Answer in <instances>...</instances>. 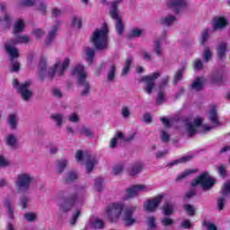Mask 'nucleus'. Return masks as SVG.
I'll list each match as a JSON object with an SVG mask.
<instances>
[{
	"instance_id": "obj_2",
	"label": "nucleus",
	"mask_w": 230,
	"mask_h": 230,
	"mask_svg": "<svg viewBox=\"0 0 230 230\" xmlns=\"http://www.w3.org/2000/svg\"><path fill=\"white\" fill-rule=\"evenodd\" d=\"M82 195H85V186L76 187L75 191L70 193L60 205V211H62V213H69V211L73 209V206L84 202V198H82Z\"/></svg>"
},
{
	"instance_id": "obj_18",
	"label": "nucleus",
	"mask_w": 230,
	"mask_h": 230,
	"mask_svg": "<svg viewBox=\"0 0 230 230\" xmlns=\"http://www.w3.org/2000/svg\"><path fill=\"white\" fill-rule=\"evenodd\" d=\"M229 22L224 16H217L214 18L213 30H224Z\"/></svg>"
},
{
	"instance_id": "obj_45",
	"label": "nucleus",
	"mask_w": 230,
	"mask_h": 230,
	"mask_svg": "<svg viewBox=\"0 0 230 230\" xmlns=\"http://www.w3.org/2000/svg\"><path fill=\"white\" fill-rule=\"evenodd\" d=\"M208 39H209V29H205L201 32L200 44L204 46L206 42H208Z\"/></svg>"
},
{
	"instance_id": "obj_24",
	"label": "nucleus",
	"mask_w": 230,
	"mask_h": 230,
	"mask_svg": "<svg viewBox=\"0 0 230 230\" xmlns=\"http://www.w3.org/2000/svg\"><path fill=\"white\" fill-rule=\"evenodd\" d=\"M210 80L212 84H222V81L224 80V75H222V72H220V70L216 69L211 74Z\"/></svg>"
},
{
	"instance_id": "obj_62",
	"label": "nucleus",
	"mask_w": 230,
	"mask_h": 230,
	"mask_svg": "<svg viewBox=\"0 0 230 230\" xmlns=\"http://www.w3.org/2000/svg\"><path fill=\"white\" fill-rule=\"evenodd\" d=\"M192 197H197V190H196V189H190V190L185 194V199H186V200H190V199H192Z\"/></svg>"
},
{
	"instance_id": "obj_6",
	"label": "nucleus",
	"mask_w": 230,
	"mask_h": 230,
	"mask_svg": "<svg viewBox=\"0 0 230 230\" xmlns=\"http://www.w3.org/2000/svg\"><path fill=\"white\" fill-rule=\"evenodd\" d=\"M13 85L23 102H31V98H33V91L30 88L31 81L19 83L17 79H13Z\"/></svg>"
},
{
	"instance_id": "obj_42",
	"label": "nucleus",
	"mask_w": 230,
	"mask_h": 230,
	"mask_svg": "<svg viewBox=\"0 0 230 230\" xmlns=\"http://www.w3.org/2000/svg\"><path fill=\"white\" fill-rule=\"evenodd\" d=\"M183 209L186 211L189 217H195V212L197 211V209L195 208V207H193V205L185 204L183 206Z\"/></svg>"
},
{
	"instance_id": "obj_61",
	"label": "nucleus",
	"mask_w": 230,
	"mask_h": 230,
	"mask_svg": "<svg viewBox=\"0 0 230 230\" xmlns=\"http://www.w3.org/2000/svg\"><path fill=\"white\" fill-rule=\"evenodd\" d=\"M124 168H125V166L123 165V164L115 165L113 167V174L119 175V173H121L123 172Z\"/></svg>"
},
{
	"instance_id": "obj_25",
	"label": "nucleus",
	"mask_w": 230,
	"mask_h": 230,
	"mask_svg": "<svg viewBox=\"0 0 230 230\" xmlns=\"http://www.w3.org/2000/svg\"><path fill=\"white\" fill-rule=\"evenodd\" d=\"M193 157H194V155H184V156H181V158L173 160L172 162L168 164L167 166L169 168H172V166H174V165H177V164H183V163H188L189 161H191Z\"/></svg>"
},
{
	"instance_id": "obj_41",
	"label": "nucleus",
	"mask_w": 230,
	"mask_h": 230,
	"mask_svg": "<svg viewBox=\"0 0 230 230\" xmlns=\"http://www.w3.org/2000/svg\"><path fill=\"white\" fill-rule=\"evenodd\" d=\"M161 224L164 227H172V226L174 224L173 219L168 217V216H165L161 218Z\"/></svg>"
},
{
	"instance_id": "obj_31",
	"label": "nucleus",
	"mask_w": 230,
	"mask_h": 230,
	"mask_svg": "<svg viewBox=\"0 0 230 230\" xmlns=\"http://www.w3.org/2000/svg\"><path fill=\"white\" fill-rule=\"evenodd\" d=\"M57 31H58V26L55 25L52 27L51 31L49 32V35L46 40V45L49 46L53 40H55V37H57Z\"/></svg>"
},
{
	"instance_id": "obj_33",
	"label": "nucleus",
	"mask_w": 230,
	"mask_h": 230,
	"mask_svg": "<svg viewBox=\"0 0 230 230\" xmlns=\"http://www.w3.org/2000/svg\"><path fill=\"white\" fill-rule=\"evenodd\" d=\"M24 31V22L22 20H18L13 28V35H19Z\"/></svg>"
},
{
	"instance_id": "obj_26",
	"label": "nucleus",
	"mask_w": 230,
	"mask_h": 230,
	"mask_svg": "<svg viewBox=\"0 0 230 230\" xmlns=\"http://www.w3.org/2000/svg\"><path fill=\"white\" fill-rule=\"evenodd\" d=\"M4 206L7 209V213L9 215V218L11 220H13V213H14V210H13V201H12V199H6L4 200Z\"/></svg>"
},
{
	"instance_id": "obj_13",
	"label": "nucleus",
	"mask_w": 230,
	"mask_h": 230,
	"mask_svg": "<svg viewBox=\"0 0 230 230\" xmlns=\"http://www.w3.org/2000/svg\"><path fill=\"white\" fill-rule=\"evenodd\" d=\"M70 61L69 59H65L63 62L56 63L54 67L48 71V76L49 80H53L55 74L58 71V75L62 76L64 72L69 67Z\"/></svg>"
},
{
	"instance_id": "obj_51",
	"label": "nucleus",
	"mask_w": 230,
	"mask_h": 230,
	"mask_svg": "<svg viewBox=\"0 0 230 230\" xmlns=\"http://www.w3.org/2000/svg\"><path fill=\"white\" fill-rule=\"evenodd\" d=\"M93 229H103L105 223L102 219H95L93 223Z\"/></svg>"
},
{
	"instance_id": "obj_64",
	"label": "nucleus",
	"mask_w": 230,
	"mask_h": 230,
	"mask_svg": "<svg viewBox=\"0 0 230 230\" xmlns=\"http://www.w3.org/2000/svg\"><path fill=\"white\" fill-rule=\"evenodd\" d=\"M72 25L78 28V30H80V28H82V19H78L77 17H74L72 20Z\"/></svg>"
},
{
	"instance_id": "obj_43",
	"label": "nucleus",
	"mask_w": 230,
	"mask_h": 230,
	"mask_svg": "<svg viewBox=\"0 0 230 230\" xmlns=\"http://www.w3.org/2000/svg\"><path fill=\"white\" fill-rule=\"evenodd\" d=\"M130 66H132V59H127L124 65V68L121 72V76H127L128 75V71H130Z\"/></svg>"
},
{
	"instance_id": "obj_60",
	"label": "nucleus",
	"mask_w": 230,
	"mask_h": 230,
	"mask_svg": "<svg viewBox=\"0 0 230 230\" xmlns=\"http://www.w3.org/2000/svg\"><path fill=\"white\" fill-rule=\"evenodd\" d=\"M2 21H4V22H5V24H4L5 30H8V28H10V26H12V17L10 16V14H5Z\"/></svg>"
},
{
	"instance_id": "obj_14",
	"label": "nucleus",
	"mask_w": 230,
	"mask_h": 230,
	"mask_svg": "<svg viewBox=\"0 0 230 230\" xmlns=\"http://www.w3.org/2000/svg\"><path fill=\"white\" fill-rule=\"evenodd\" d=\"M141 191H150V189L146 185H141V184H136L132 185L129 188L126 190V199H134L135 197H137L138 193H141Z\"/></svg>"
},
{
	"instance_id": "obj_37",
	"label": "nucleus",
	"mask_w": 230,
	"mask_h": 230,
	"mask_svg": "<svg viewBox=\"0 0 230 230\" xmlns=\"http://www.w3.org/2000/svg\"><path fill=\"white\" fill-rule=\"evenodd\" d=\"M175 16H166L160 19V24H163L164 26H172V22H175L176 21Z\"/></svg>"
},
{
	"instance_id": "obj_29",
	"label": "nucleus",
	"mask_w": 230,
	"mask_h": 230,
	"mask_svg": "<svg viewBox=\"0 0 230 230\" xmlns=\"http://www.w3.org/2000/svg\"><path fill=\"white\" fill-rule=\"evenodd\" d=\"M67 164H69V161H67L66 159H61V160L58 161L57 173L58 175L64 173V171L66 170V168H67Z\"/></svg>"
},
{
	"instance_id": "obj_57",
	"label": "nucleus",
	"mask_w": 230,
	"mask_h": 230,
	"mask_svg": "<svg viewBox=\"0 0 230 230\" xmlns=\"http://www.w3.org/2000/svg\"><path fill=\"white\" fill-rule=\"evenodd\" d=\"M226 196L222 195L217 199V208L219 211H222V209H224V206H226Z\"/></svg>"
},
{
	"instance_id": "obj_1",
	"label": "nucleus",
	"mask_w": 230,
	"mask_h": 230,
	"mask_svg": "<svg viewBox=\"0 0 230 230\" xmlns=\"http://www.w3.org/2000/svg\"><path fill=\"white\" fill-rule=\"evenodd\" d=\"M95 49L102 51L109 48V26L103 23L102 29H96L90 40Z\"/></svg>"
},
{
	"instance_id": "obj_39",
	"label": "nucleus",
	"mask_w": 230,
	"mask_h": 230,
	"mask_svg": "<svg viewBox=\"0 0 230 230\" xmlns=\"http://www.w3.org/2000/svg\"><path fill=\"white\" fill-rule=\"evenodd\" d=\"M50 119H53L57 123L58 127H62V123L64 121V115L60 113L52 114L50 116Z\"/></svg>"
},
{
	"instance_id": "obj_40",
	"label": "nucleus",
	"mask_w": 230,
	"mask_h": 230,
	"mask_svg": "<svg viewBox=\"0 0 230 230\" xmlns=\"http://www.w3.org/2000/svg\"><path fill=\"white\" fill-rule=\"evenodd\" d=\"M82 215L81 209H75V211L72 214V217L70 219V225L76 226V222H78V218Z\"/></svg>"
},
{
	"instance_id": "obj_11",
	"label": "nucleus",
	"mask_w": 230,
	"mask_h": 230,
	"mask_svg": "<svg viewBox=\"0 0 230 230\" xmlns=\"http://www.w3.org/2000/svg\"><path fill=\"white\" fill-rule=\"evenodd\" d=\"M161 76L159 72H155L150 75H144L141 78V82L145 83L144 91L147 94H152L154 93V89L155 88V80Z\"/></svg>"
},
{
	"instance_id": "obj_49",
	"label": "nucleus",
	"mask_w": 230,
	"mask_h": 230,
	"mask_svg": "<svg viewBox=\"0 0 230 230\" xmlns=\"http://www.w3.org/2000/svg\"><path fill=\"white\" fill-rule=\"evenodd\" d=\"M182 75H184V68H181L179 69L173 77V84H177V82H181V80H182Z\"/></svg>"
},
{
	"instance_id": "obj_36",
	"label": "nucleus",
	"mask_w": 230,
	"mask_h": 230,
	"mask_svg": "<svg viewBox=\"0 0 230 230\" xmlns=\"http://www.w3.org/2000/svg\"><path fill=\"white\" fill-rule=\"evenodd\" d=\"M11 73H19L21 71V63L15 58H11Z\"/></svg>"
},
{
	"instance_id": "obj_30",
	"label": "nucleus",
	"mask_w": 230,
	"mask_h": 230,
	"mask_svg": "<svg viewBox=\"0 0 230 230\" xmlns=\"http://www.w3.org/2000/svg\"><path fill=\"white\" fill-rule=\"evenodd\" d=\"M141 172H143V164L136 163L131 166L129 170V175L134 177L137 175V173H141Z\"/></svg>"
},
{
	"instance_id": "obj_53",
	"label": "nucleus",
	"mask_w": 230,
	"mask_h": 230,
	"mask_svg": "<svg viewBox=\"0 0 230 230\" xmlns=\"http://www.w3.org/2000/svg\"><path fill=\"white\" fill-rule=\"evenodd\" d=\"M23 218H25L27 222H35V220H37V216L32 212H26L23 215Z\"/></svg>"
},
{
	"instance_id": "obj_32",
	"label": "nucleus",
	"mask_w": 230,
	"mask_h": 230,
	"mask_svg": "<svg viewBox=\"0 0 230 230\" xmlns=\"http://www.w3.org/2000/svg\"><path fill=\"white\" fill-rule=\"evenodd\" d=\"M226 53H227V44L221 43L217 49V55L218 58H226Z\"/></svg>"
},
{
	"instance_id": "obj_10",
	"label": "nucleus",
	"mask_w": 230,
	"mask_h": 230,
	"mask_svg": "<svg viewBox=\"0 0 230 230\" xmlns=\"http://www.w3.org/2000/svg\"><path fill=\"white\" fill-rule=\"evenodd\" d=\"M123 209L125 207L121 203H113L107 207L106 214L111 222H118V218L121 217V213H123Z\"/></svg>"
},
{
	"instance_id": "obj_12",
	"label": "nucleus",
	"mask_w": 230,
	"mask_h": 230,
	"mask_svg": "<svg viewBox=\"0 0 230 230\" xmlns=\"http://www.w3.org/2000/svg\"><path fill=\"white\" fill-rule=\"evenodd\" d=\"M137 209V207H128L124 210H122V222H124L127 227H130V226H134L137 220L134 217V212Z\"/></svg>"
},
{
	"instance_id": "obj_46",
	"label": "nucleus",
	"mask_w": 230,
	"mask_h": 230,
	"mask_svg": "<svg viewBox=\"0 0 230 230\" xmlns=\"http://www.w3.org/2000/svg\"><path fill=\"white\" fill-rule=\"evenodd\" d=\"M80 133L82 134V136H85L86 137H94V133L93 132V130L86 127H83L80 129Z\"/></svg>"
},
{
	"instance_id": "obj_3",
	"label": "nucleus",
	"mask_w": 230,
	"mask_h": 230,
	"mask_svg": "<svg viewBox=\"0 0 230 230\" xmlns=\"http://www.w3.org/2000/svg\"><path fill=\"white\" fill-rule=\"evenodd\" d=\"M72 75L77 77V87L81 89V96H89V93H91V83L87 81V72H85L84 66L77 65L74 68Z\"/></svg>"
},
{
	"instance_id": "obj_28",
	"label": "nucleus",
	"mask_w": 230,
	"mask_h": 230,
	"mask_svg": "<svg viewBox=\"0 0 230 230\" xmlns=\"http://www.w3.org/2000/svg\"><path fill=\"white\" fill-rule=\"evenodd\" d=\"M46 67H47L46 59H40V67H39V73H40L39 76L41 82H44V79L46 78Z\"/></svg>"
},
{
	"instance_id": "obj_27",
	"label": "nucleus",
	"mask_w": 230,
	"mask_h": 230,
	"mask_svg": "<svg viewBox=\"0 0 230 230\" xmlns=\"http://www.w3.org/2000/svg\"><path fill=\"white\" fill-rule=\"evenodd\" d=\"M18 121H19V119L17 118V114L15 113L9 114V117L7 119V123L12 128V130H15V128H17Z\"/></svg>"
},
{
	"instance_id": "obj_34",
	"label": "nucleus",
	"mask_w": 230,
	"mask_h": 230,
	"mask_svg": "<svg viewBox=\"0 0 230 230\" xmlns=\"http://www.w3.org/2000/svg\"><path fill=\"white\" fill-rule=\"evenodd\" d=\"M28 204H30V196L23 194L20 197L18 205L22 208V209L28 208Z\"/></svg>"
},
{
	"instance_id": "obj_58",
	"label": "nucleus",
	"mask_w": 230,
	"mask_h": 230,
	"mask_svg": "<svg viewBox=\"0 0 230 230\" xmlns=\"http://www.w3.org/2000/svg\"><path fill=\"white\" fill-rule=\"evenodd\" d=\"M168 80H169L168 76H165L162 79V81L158 84L159 91H164V89H166L168 85Z\"/></svg>"
},
{
	"instance_id": "obj_50",
	"label": "nucleus",
	"mask_w": 230,
	"mask_h": 230,
	"mask_svg": "<svg viewBox=\"0 0 230 230\" xmlns=\"http://www.w3.org/2000/svg\"><path fill=\"white\" fill-rule=\"evenodd\" d=\"M230 193V181L224 183L223 188L221 190V195L223 197H227Z\"/></svg>"
},
{
	"instance_id": "obj_55",
	"label": "nucleus",
	"mask_w": 230,
	"mask_h": 230,
	"mask_svg": "<svg viewBox=\"0 0 230 230\" xmlns=\"http://www.w3.org/2000/svg\"><path fill=\"white\" fill-rule=\"evenodd\" d=\"M84 54L87 58H94V56L96 55V50L93 48H86L84 49Z\"/></svg>"
},
{
	"instance_id": "obj_44",
	"label": "nucleus",
	"mask_w": 230,
	"mask_h": 230,
	"mask_svg": "<svg viewBox=\"0 0 230 230\" xmlns=\"http://www.w3.org/2000/svg\"><path fill=\"white\" fill-rule=\"evenodd\" d=\"M115 76H116V66L111 65L107 76L108 82H114Z\"/></svg>"
},
{
	"instance_id": "obj_35",
	"label": "nucleus",
	"mask_w": 230,
	"mask_h": 230,
	"mask_svg": "<svg viewBox=\"0 0 230 230\" xmlns=\"http://www.w3.org/2000/svg\"><path fill=\"white\" fill-rule=\"evenodd\" d=\"M196 172H197V170L185 171L177 176V178L175 179V181L181 182V181H184V179H188V177H190V175H191L192 173H195Z\"/></svg>"
},
{
	"instance_id": "obj_21",
	"label": "nucleus",
	"mask_w": 230,
	"mask_h": 230,
	"mask_svg": "<svg viewBox=\"0 0 230 230\" xmlns=\"http://www.w3.org/2000/svg\"><path fill=\"white\" fill-rule=\"evenodd\" d=\"M15 39L9 40V44H28L30 42V37L19 34L14 35Z\"/></svg>"
},
{
	"instance_id": "obj_47",
	"label": "nucleus",
	"mask_w": 230,
	"mask_h": 230,
	"mask_svg": "<svg viewBox=\"0 0 230 230\" xmlns=\"http://www.w3.org/2000/svg\"><path fill=\"white\" fill-rule=\"evenodd\" d=\"M94 190L96 191H103V179L102 178L95 179Z\"/></svg>"
},
{
	"instance_id": "obj_59",
	"label": "nucleus",
	"mask_w": 230,
	"mask_h": 230,
	"mask_svg": "<svg viewBox=\"0 0 230 230\" xmlns=\"http://www.w3.org/2000/svg\"><path fill=\"white\" fill-rule=\"evenodd\" d=\"M68 121H70V123H79L80 116H78L76 112H73L68 117Z\"/></svg>"
},
{
	"instance_id": "obj_17",
	"label": "nucleus",
	"mask_w": 230,
	"mask_h": 230,
	"mask_svg": "<svg viewBox=\"0 0 230 230\" xmlns=\"http://www.w3.org/2000/svg\"><path fill=\"white\" fill-rule=\"evenodd\" d=\"M188 6V2L186 0H172L169 4V8L173 10L174 13L179 14L181 11L184 10Z\"/></svg>"
},
{
	"instance_id": "obj_63",
	"label": "nucleus",
	"mask_w": 230,
	"mask_h": 230,
	"mask_svg": "<svg viewBox=\"0 0 230 230\" xmlns=\"http://www.w3.org/2000/svg\"><path fill=\"white\" fill-rule=\"evenodd\" d=\"M161 140L162 143H168L170 141V135L164 130L161 131Z\"/></svg>"
},
{
	"instance_id": "obj_15",
	"label": "nucleus",
	"mask_w": 230,
	"mask_h": 230,
	"mask_svg": "<svg viewBox=\"0 0 230 230\" xmlns=\"http://www.w3.org/2000/svg\"><path fill=\"white\" fill-rule=\"evenodd\" d=\"M204 119L202 118L195 119L194 124L190 119H185V130L190 136V137H193L197 134V127H200L202 125V121Z\"/></svg>"
},
{
	"instance_id": "obj_20",
	"label": "nucleus",
	"mask_w": 230,
	"mask_h": 230,
	"mask_svg": "<svg viewBox=\"0 0 230 230\" xmlns=\"http://www.w3.org/2000/svg\"><path fill=\"white\" fill-rule=\"evenodd\" d=\"M162 210L164 217H171V215H173V211H175V204L172 201H165L162 207Z\"/></svg>"
},
{
	"instance_id": "obj_23",
	"label": "nucleus",
	"mask_w": 230,
	"mask_h": 230,
	"mask_svg": "<svg viewBox=\"0 0 230 230\" xmlns=\"http://www.w3.org/2000/svg\"><path fill=\"white\" fill-rule=\"evenodd\" d=\"M5 144L7 145V146H10V148H13L14 150L19 148V143L17 142V137L13 134H11L6 137Z\"/></svg>"
},
{
	"instance_id": "obj_54",
	"label": "nucleus",
	"mask_w": 230,
	"mask_h": 230,
	"mask_svg": "<svg viewBox=\"0 0 230 230\" xmlns=\"http://www.w3.org/2000/svg\"><path fill=\"white\" fill-rule=\"evenodd\" d=\"M143 33V31H141L140 29H133L129 34H128V38L129 39H134V38H137L139 37L141 34Z\"/></svg>"
},
{
	"instance_id": "obj_7",
	"label": "nucleus",
	"mask_w": 230,
	"mask_h": 230,
	"mask_svg": "<svg viewBox=\"0 0 230 230\" xmlns=\"http://www.w3.org/2000/svg\"><path fill=\"white\" fill-rule=\"evenodd\" d=\"M121 3V0H114L111 3L112 10L110 12V15L111 19L115 22V29L118 35H123V31H125V24H123V20L120 18L119 13H118V4Z\"/></svg>"
},
{
	"instance_id": "obj_5",
	"label": "nucleus",
	"mask_w": 230,
	"mask_h": 230,
	"mask_svg": "<svg viewBox=\"0 0 230 230\" xmlns=\"http://www.w3.org/2000/svg\"><path fill=\"white\" fill-rule=\"evenodd\" d=\"M215 184H217V180L211 177L209 172H204L191 181L190 186H192V188L200 186L202 191H209L213 190Z\"/></svg>"
},
{
	"instance_id": "obj_56",
	"label": "nucleus",
	"mask_w": 230,
	"mask_h": 230,
	"mask_svg": "<svg viewBox=\"0 0 230 230\" xmlns=\"http://www.w3.org/2000/svg\"><path fill=\"white\" fill-rule=\"evenodd\" d=\"M121 116L122 118H124V119H128V118H130V109H128V107L127 106H123L121 108Z\"/></svg>"
},
{
	"instance_id": "obj_4",
	"label": "nucleus",
	"mask_w": 230,
	"mask_h": 230,
	"mask_svg": "<svg viewBox=\"0 0 230 230\" xmlns=\"http://www.w3.org/2000/svg\"><path fill=\"white\" fill-rule=\"evenodd\" d=\"M35 178L30 172H21L17 174L14 186L17 193H24L30 190Z\"/></svg>"
},
{
	"instance_id": "obj_8",
	"label": "nucleus",
	"mask_w": 230,
	"mask_h": 230,
	"mask_svg": "<svg viewBox=\"0 0 230 230\" xmlns=\"http://www.w3.org/2000/svg\"><path fill=\"white\" fill-rule=\"evenodd\" d=\"M75 160L78 162L84 160L85 161L87 173H91V172L94 170V166L98 164V159H96V155H91V153H86L84 155V152L82 150H78L76 152Z\"/></svg>"
},
{
	"instance_id": "obj_48",
	"label": "nucleus",
	"mask_w": 230,
	"mask_h": 230,
	"mask_svg": "<svg viewBox=\"0 0 230 230\" xmlns=\"http://www.w3.org/2000/svg\"><path fill=\"white\" fill-rule=\"evenodd\" d=\"M165 94H164V91H158V95L156 98V105H163V103H164V102H166V99L164 98Z\"/></svg>"
},
{
	"instance_id": "obj_19",
	"label": "nucleus",
	"mask_w": 230,
	"mask_h": 230,
	"mask_svg": "<svg viewBox=\"0 0 230 230\" xmlns=\"http://www.w3.org/2000/svg\"><path fill=\"white\" fill-rule=\"evenodd\" d=\"M78 172L75 171H70L66 172L63 177V181L65 184H73L75 181H78Z\"/></svg>"
},
{
	"instance_id": "obj_38",
	"label": "nucleus",
	"mask_w": 230,
	"mask_h": 230,
	"mask_svg": "<svg viewBox=\"0 0 230 230\" xmlns=\"http://www.w3.org/2000/svg\"><path fill=\"white\" fill-rule=\"evenodd\" d=\"M6 51L11 58H19V50L13 46H5Z\"/></svg>"
},
{
	"instance_id": "obj_9",
	"label": "nucleus",
	"mask_w": 230,
	"mask_h": 230,
	"mask_svg": "<svg viewBox=\"0 0 230 230\" xmlns=\"http://www.w3.org/2000/svg\"><path fill=\"white\" fill-rule=\"evenodd\" d=\"M209 121L213 124V126L209 125H203V134H206V132H209L210 130H213L216 127H222V122H220V119H218V113L217 111V105L212 104L210 106V111L208 115Z\"/></svg>"
},
{
	"instance_id": "obj_22",
	"label": "nucleus",
	"mask_w": 230,
	"mask_h": 230,
	"mask_svg": "<svg viewBox=\"0 0 230 230\" xmlns=\"http://www.w3.org/2000/svg\"><path fill=\"white\" fill-rule=\"evenodd\" d=\"M206 79L205 77H198L196 78V80L192 83L191 84V89H193V91H202V89H204V84H206Z\"/></svg>"
},
{
	"instance_id": "obj_16",
	"label": "nucleus",
	"mask_w": 230,
	"mask_h": 230,
	"mask_svg": "<svg viewBox=\"0 0 230 230\" xmlns=\"http://www.w3.org/2000/svg\"><path fill=\"white\" fill-rule=\"evenodd\" d=\"M164 196L158 195L152 199L144 203L145 211H148L149 213H154V211L157 210L161 202H163Z\"/></svg>"
},
{
	"instance_id": "obj_52",
	"label": "nucleus",
	"mask_w": 230,
	"mask_h": 230,
	"mask_svg": "<svg viewBox=\"0 0 230 230\" xmlns=\"http://www.w3.org/2000/svg\"><path fill=\"white\" fill-rule=\"evenodd\" d=\"M155 220L156 218L154 216L147 217V226L149 229H155V227H157V224L155 223Z\"/></svg>"
}]
</instances>
